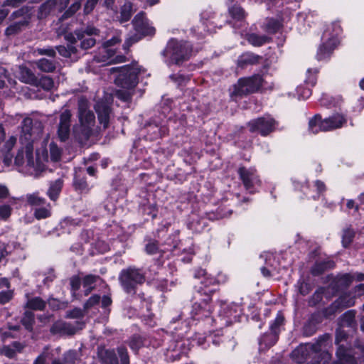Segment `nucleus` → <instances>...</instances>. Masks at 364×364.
<instances>
[{
  "mask_svg": "<svg viewBox=\"0 0 364 364\" xmlns=\"http://www.w3.org/2000/svg\"><path fill=\"white\" fill-rule=\"evenodd\" d=\"M43 125L39 121L25 118L21 124L20 143L14 159V164L19 172L24 175L38 177L46 170L45 163L33 153V143L41 135Z\"/></svg>",
  "mask_w": 364,
  "mask_h": 364,
  "instance_id": "1",
  "label": "nucleus"
},
{
  "mask_svg": "<svg viewBox=\"0 0 364 364\" xmlns=\"http://www.w3.org/2000/svg\"><path fill=\"white\" fill-rule=\"evenodd\" d=\"M139 66H124L121 68L120 73L115 80V82L122 89L116 92V97L124 102L130 100L132 91V90L136 85L137 75L140 73Z\"/></svg>",
  "mask_w": 364,
  "mask_h": 364,
  "instance_id": "2",
  "label": "nucleus"
},
{
  "mask_svg": "<svg viewBox=\"0 0 364 364\" xmlns=\"http://www.w3.org/2000/svg\"><path fill=\"white\" fill-rule=\"evenodd\" d=\"M329 339L330 336L328 335H324L319 338L316 343L301 344L292 351L291 357L296 363H299L306 360L309 357L313 356L314 360L311 361V364H314V362L322 363L323 360L321 354Z\"/></svg>",
  "mask_w": 364,
  "mask_h": 364,
  "instance_id": "3",
  "label": "nucleus"
},
{
  "mask_svg": "<svg viewBox=\"0 0 364 364\" xmlns=\"http://www.w3.org/2000/svg\"><path fill=\"white\" fill-rule=\"evenodd\" d=\"M341 31V27L337 24L331 25L324 31L322 37L323 43L317 53V58L319 60H325L330 56L339 43L338 37Z\"/></svg>",
  "mask_w": 364,
  "mask_h": 364,
  "instance_id": "4",
  "label": "nucleus"
},
{
  "mask_svg": "<svg viewBox=\"0 0 364 364\" xmlns=\"http://www.w3.org/2000/svg\"><path fill=\"white\" fill-rule=\"evenodd\" d=\"M192 53L191 46L186 41L171 40L168 42L164 55L168 58V63L179 64L188 60Z\"/></svg>",
  "mask_w": 364,
  "mask_h": 364,
  "instance_id": "5",
  "label": "nucleus"
},
{
  "mask_svg": "<svg viewBox=\"0 0 364 364\" xmlns=\"http://www.w3.org/2000/svg\"><path fill=\"white\" fill-rule=\"evenodd\" d=\"M119 281L127 294H134L136 292V286L144 283L145 277L140 269L129 267L121 272Z\"/></svg>",
  "mask_w": 364,
  "mask_h": 364,
  "instance_id": "6",
  "label": "nucleus"
},
{
  "mask_svg": "<svg viewBox=\"0 0 364 364\" xmlns=\"http://www.w3.org/2000/svg\"><path fill=\"white\" fill-rule=\"evenodd\" d=\"M78 118L82 134L85 137H89L95 124V117L90 109L88 101L85 98L78 101Z\"/></svg>",
  "mask_w": 364,
  "mask_h": 364,
  "instance_id": "7",
  "label": "nucleus"
},
{
  "mask_svg": "<svg viewBox=\"0 0 364 364\" xmlns=\"http://www.w3.org/2000/svg\"><path fill=\"white\" fill-rule=\"evenodd\" d=\"M121 39L118 36H114L110 40L105 42L102 47L100 49L99 55L95 57V60L105 64L124 62L125 57L123 55L114 56L115 51L112 48L115 44L119 43Z\"/></svg>",
  "mask_w": 364,
  "mask_h": 364,
  "instance_id": "8",
  "label": "nucleus"
},
{
  "mask_svg": "<svg viewBox=\"0 0 364 364\" xmlns=\"http://www.w3.org/2000/svg\"><path fill=\"white\" fill-rule=\"evenodd\" d=\"M262 85V78L259 75L241 78L233 86L231 97H242L257 91Z\"/></svg>",
  "mask_w": 364,
  "mask_h": 364,
  "instance_id": "9",
  "label": "nucleus"
},
{
  "mask_svg": "<svg viewBox=\"0 0 364 364\" xmlns=\"http://www.w3.org/2000/svg\"><path fill=\"white\" fill-rule=\"evenodd\" d=\"M213 292L214 289H203L202 287L198 289V293L205 297L201 299V302H196L193 305L191 314L194 320L209 318L211 314V306L208 302L210 301V296Z\"/></svg>",
  "mask_w": 364,
  "mask_h": 364,
  "instance_id": "10",
  "label": "nucleus"
},
{
  "mask_svg": "<svg viewBox=\"0 0 364 364\" xmlns=\"http://www.w3.org/2000/svg\"><path fill=\"white\" fill-rule=\"evenodd\" d=\"M33 14L32 9L28 6L23 7L11 15V18L14 20L21 18L18 21L11 24L5 31L7 36H11L19 32L23 27L26 26Z\"/></svg>",
  "mask_w": 364,
  "mask_h": 364,
  "instance_id": "11",
  "label": "nucleus"
},
{
  "mask_svg": "<svg viewBox=\"0 0 364 364\" xmlns=\"http://www.w3.org/2000/svg\"><path fill=\"white\" fill-rule=\"evenodd\" d=\"M117 352L120 358V364H129L127 349L119 347ZM98 355L102 364H119L117 355L112 350L101 349L99 350Z\"/></svg>",
  "mask_w": 364,
  "mask_h": 364,
  "instance_id": "12",
  "label": "nucleus"
},
{
  "mask_svg": "<svg viewBox=\"0 0 364 364\" xmlns=\"http://www.w3.org/2000/svg\"><path fill=\"white\" fill-rule=\"evenodd\" d=\"M276 122L269 116H265L251 120L248 123L250 131L258 132L262 136H267L275 129Z\"/></svg>",
  "mask_w": 364,
  "mask_h": 364,
  "instance_id": "13",
  "label": "nucleus"
},
{
  "mask_svg": "<svg viewBox=\"0 0 364 364\" xmlns=\"http://www.w3.org/2000/svg\"><path fill=\"white\" fill-rule=\"evenodd\" d=\"M238 173L245 188L250 193L255 191L260 186L261 181L255 168L241 167L238 170Z\"/></svg>",
  "mask_w": 364,
  "mask_h": 364,
  "instance_id": "14",
  "label": "nucleus"
},
{
  "mask_svg": "<svg viewBox=\"0 0 364 364\" xmlns=\"http://www.w3.org/2000/svg\"><path fill=\"white\" fill-rule=\"evenodd\" d=\"M100 31L92 26H88L84 31H75L73 33L77 41H80V48L83 50H87L95 46L96 39L93 37L98 36Z\"/></svg>",
  "mask_w": 364,
  "mask_h": 364,
  "instance_id": "15",
  "label": "nucleus"
},
{
  "mask_svg": "<svg viewBox=\"0 0 364 364\" xmlns=\"http://www.w3.org/2000/svg\"><path fill=\"white\" fill-rule=\"evenodd\" d=\"M65 39L68 42V46H59L56 47V50L59 54L64 58H71L72 60L77 59V46H75L76 38L73 33H68L65 36Z\"/></svg>",
  "mask_w": 364,
  "mask_h": 364,
  "instance_id": "16",
  "label": "nucleus"
},
{
  "mask_svg": "<svg viewBox=\"0 0 364 364\" xmlns=\"http://www.w3.org/2000/svg\"><path fill=\"white\" fill-rule=\"evenodd\" d=\"M355 296H352L350 294H344L326 309V315L328 316L340 309L350 307L355 304Z\"/></svg>",
  "mask_w": 364,
  "mask_h": 364,
  "instance_id": "17",
  "label": "nucleus"
},
{
  "mask_svg": "<svg viewBox=\"0 0 364 364\" xmlns=\"http://www.w3.org/2000/svg\"><path fill=\"white\" fill-rule=\"evenodd\" d=\"M133 25L136 31L144 36H152L155 33V28L150 25L144 12L139 13L134 17Z\"/></svg>",
  "mask_w": 364,
  "mask_h": 364,
  "instance_id": "18",
  "label": "nucleus"
},
{
  "mask_svg": "<svg viewBox=\"0 0 364 364\" xmlns=\"http://www.w3.org/2000/svg\"><path fill=\"white\" fill-rule=\"evenodd\" d=\"M195 278L200 279V282L204 285V288L202 287L203 289H210V288H208V285L213 284L215 283H225L228 279L227 276L222 273L218 274L216 278H213V277L208 275L206 271L203 269H198L196 270L195 273ZM213 289L214 291L215 290V289Z\"/></svg>",
  "mask_w": 364,
  "mask_h": 364,
  "instance_id": "19",
  "label": "nucleus"
},
{
  "mask_svg": "<svg viewBox=\"0 0 364 364\" xmlns=\"http://www.w3.org/2000/svg\"><path fill=\"white\" fill-rule=\"evenodd\" d=\"M346 123V118L341 114H335L323 119L321 123L322 132L331 131L341 128Z\"/></svg>",
  "mask_w": 364,
  "mask_h": 364,
  "instance_id": "20",
  "label": "nucleus"
},
{
  "mask_svg": "<svg viewBox=\"0 0 364 364\" xmlns=\"http://www.w3.org/2000/svg\"><path fill=\"white\" fill-rule=\"evenodd\" d=\"M70 112L68 109L63 111L60 114L58 134L61 141H65L68 138L70 127Z\"/></svg>",
  "mask_w": 364,
  "mask_h": 364,
  "instance_id": "21",
  "label": "nucleus"
},
{
  "mask_svg": "<svg viewBox=\"0 0 364 364\" xmlns=\"http://www.w3.org/2000/svg\"><path fill=\"white\" fill-rule=\"evenodd\" d=\"M95 109L97 113L100 123L103 125L104 128H107L109 119V105L107 102L99 101L95 105Z\"/></svg>",
  "mask_w": 364,
  "mask_h": 364,
  "instance_id": "22",
  "label": "nucleus"
},
{
  "mask_svg": "<svg viewBox=\"0 0 364 364\" xmlns=\"http://www.w3.org/2000/svg\"><path fill=\"white\" fill-rule=\"evenodd\" d=\"M325 189V184L318 180L316 181L311 187L309 185H305L302 187V191L304 194H306L307 197L313 199L318 198Z\"/></svg>",
  "mask_w": 364,
  "mask_h": 364,
  "instance_id": "23",
  "label": "nucleus"
},
{
  "mask_svg": "<svg viewBox=\"0 0 364 364\" xmlns=\"http://www.w3.org/2000/svg\"><path fill=\"white\" fill-rule=\"evenodd\" d=\"M146 131V139L152 141L166 134L168 132V128L165 126H159L156 124H150L147 126Z\"/></svg>",
  "mask_w": 364,
  "mask_h": 364,
  "instance_id": "24",
  "label": "nucleus"
},
{
  "mask_svg": "<svg viewBox=\"0 0 364 364\" xmlns=\"http://www.w3.org/2000/svg\"><path fill=\"white\" fill-rule=\"evenodd\" d=\"M215 14L211 9L203 11L200 14L203 30L207 32H212L213 28L217 26V23L213 21Z\"/></svg>",
  "mask_w": 364,
  "mask_h": 364,
  "instance_id": "25",
  "label": "nucleus"
},
{
  "mask_svg": "<svg viewBox=\"0 0 364 364\" xmlns=\"http://www.w3.org/2000/svg\"><path fill=\"white\" fill-rule=\"evenodd\" d=\"M284 317L281 314H278L274 322L270 325L271 333L268 337H271L272 342L270 344H274L277 341V333L279 327L283 323ZM267 336H265L262 342H264Z\"/></svg>",
  "mask_w": 364,
  "mask_h": 364,
  "instance_id": "26",
  "label": "nucleus"
},
{
  "mask_svg": "<svg viewBox=\"0 0 364 364\" xmlns=\"http://www.w3.org/2000/svg\"><path fill=\"white\" fill-rule=\"evenodd\" d=\"M63 186V181L60 178L50 183L47 195L51 200L55 201L58 198Z\"/></svg>",
  "mask_w": 364,
  "mask_h": 364,
  "instance_id": "27",
  "label": "nucleus"
},
{
  "mask_svg": "<svg viewBox=\"0 0 364 364\" xmlns=\"http://www.w3.org/2000/svg\"><path fill=\"white\" fill-rule=\"evenodd\" d=\"M236 311L233 309L232 306L228 305L226 304H223L221 305V309L220 311V316L221 317L220 320L223 321V318H227L228 320L225 321L226 323H230L236 320Z\"/></svg>",
  "mask_w": 364,
  "mask_h": 364,
  "instance_id": "28",
  "label": "nucleus"
},
{
  "mask_svg": "<svg viewBox=\"0 0 364 364\" xmlns=\"http://www.w3.org/2000/svg\"><path fill=\"white\" fill-rule=\"evenodd\" d=\"M285 19H274V18H267L264 23L262 28L263 29L269 33H274L277 32L282 26V22Z\"/></svg>",
  "mask_w": 364,
  "mask_h": 364,
  "instance_id": "29",
  "label": "nucleus"
},
{
  "mask_svg": "<svg viewBox=\"0 0 364 364\" xmlns=\"http://www.w3.org/2000/svg\"><path fill=\"white\" fill-rule=\"evenodd\" d=\"M261 58L251 53H246L241 55L237 60V65L239 67L244 68L248 65L256 64L259 62Z\"/></svg>",
  "mask_w": 364,
  "mask_h": 364,
  "instance_id": "30",
  "label": "nucleus"
},
{
  "mask_svg": "<svg viewBox=\"0 0 364 364\" xmlns=\"http://www.w3.org/2000/svg\"><path fill=\"white\" fill-rule=\"evenodd\" d=\"M23 346L18 342H14L11 346H4L0 348V353L9 358H14L17 352H21Z\"/></svg>",
  "mask_w": 364,
  "mask_h": 364,
  "instance_id": "31",
  "label": "nucleus"
},
{
  "mask_svg": "<svg viewBox=\"0 0 364 364\" xmlns=\"http://www.w3.org/2000/svg\"><path fill=\"white\" fill-rule=\"evenodd\" d=\"M205 225L206 220L204 218L199 219L196 215L193 216L191 220L188 224V228L196 232L203 231Z\"/></svg>",
  "mask_w": 364,
  "mask_h": 364,
  "instance_id": "32",
  "label": "nucleus"
},
{
  "mask_svg": "<svg viewBox=\"0 0 364 364\" xmlns=\"http://www.w3.org/2000/svg\"><path fill=\"white\" fill-rule=\"evenodd\" d=\"M133 14V7L132 4L130 1H127L122 6L120 9V16L119 17V21L122 22H126L129 21Z\"/></svg>",
  "mask_w": 364,
  "mask_h": 364,
  "instance_id": "33",
  "label": "nucleus"
},
{
  "mask_svg": "<svg viewBox=\"0 0 364 364\" xmlns=\"http://www.w3.org/2000/svg\"><path fill=\"white\" fill-rule=\"evenodd\" d=\"M39 70L46 73H50L55 69V63L47 58H41L36 62Z\"/></svg>",
  "mask_w": 364,
  "mask_h": 364,
  "instance_id": "34",
  "label": "nucleus"
},
{
  "mask_svg": "<svg viewBox=\"0 0 364 364\" xmlns=\"http://www.w3.org/2000/svg\"><path fill=\"white\" fill-rule=\"evenodd\" d=\"M246 38L254 46H261L269 41V38L267 36H259L255 33L247 34Z\"/></svg>",
  "mask_w": 364,
  "mask_h": 364,
  "instance_id": "35",
  "label": "nucleus"
},
{
  "mask_svg": "<svg viewBox=\"0 0 364 364\" xmlns=\"http://www.w3.org/2000/svg\"><path fill=\"white\" fill-rule=\"evenodd\" d=\"M229 13L234 20L240 22V25L243 23L246 14L242 8L235 5L229 8Z\"/></svg>",
  "mask_w": 364,
  "mask_h": 364,
  "instance_id": "36",
  "label": "nucleus"
},
{
  "mask_svg": "<svg viewBox=\"0 0 364 364\" xmlns=\"http://www.w3.org/2000/svg\"><path fill=\"white\" fill-rule=\"evenodd\" d=\"M355 312L353 310L346 311L340 319V326L353 327L355 324Z\"/></svg>",
  "mask_w": 364,
  "mask_h": 364,
  "instance_id": "37",
  "label": "nucleus"
},
{
  "mask_svg": "<svg viewBox=\"0 0 364 364\" xmlns=\"http://www.w3.org/2000/svg\"><path fill=\"white\" fill-rule=\"evenodd\" d=\"M19 78L22 82L26 83H33L36 80V77L32 71L23 66L19 68Z\"/></svg>",
  "mask_w": 364,
  "mask_h": 364,
  "instance_id": "38",
  "label": "nucleus"
},
{
  "mask_svg": "<svg viewBox=\"0 0 364 364\" xmlns=\"http://www.w3.org/2000/svg\"><path fill=\"white\" fill-rule=\"evenodd\" d=\"M56 4V0H48L46 1L44 4H43L39 8L38 18H43L46 17L54 8Z\"/></svg>",
  "mask_w": 364,
  "mask_h": 364,
  "instance_id": "39",
  "label": "nucleus"
},
{
  "mask_svg": "<svg viewBox=\"0 0 364 364\" xmlns=\"http://www.w3.org/2000/svg\"><path fill=\"white\" fill-rule=\"evenodd\" d=\"M323 119L320 115H316L314 117L310 119L309 122V129L311 132L316 134L320 131H322L321 123Z\"/></svg>",
  "mask_w": 364,
  "mask_h": 364,
  "instance_id": "40",
  "label": "nucleus"
},
{
  "mask_svg": "<svg viewBox=\"0 0 364 364\" xmlns=\"http://www.w3.org/2000/svg\"><path fill=\"white\" fill-rule=\"evenodd\" d=\"M46 301L40 297H34L29 299L27 302V306L33 310L41 311L46 307Z\"/></svg>",
  "mask_w": 364,
  "mask_h": 364,
  "instance_id": "41",
  "label": "nucleus"
},
{
  "mask_svg": "<svg viewBox=\"0 0 364 364\" xmlns=\"http://www.w3.org/2000/svg\"><path fill=\"white\" fill-rule=\"evenodd\" d=\"M333 267L331 262H317L312 267L311 272L314 275H319L322 274L326 269Z\"/></svg>",
  "mask_w": 364,
  "mask_h": 364,
  "instance_id": "42",
  "label": "nucleus"
},
{
  "mask_svg": "<svg viewBox=\"0 0 364 364\" xmlns=\"http://www.w3.org/2000/svg\"><path fill=\"white\" fill-rule=\"evenodd\" d=\"M48 357L49 353L47 349H45V350L35 359L33 364H47ZM51 364H64V363L61 362L59 359L55 358L52 360Z\"/></svg>",
  "mask_w": 364,
  "mask_h": 364,
  "instance_id": "43",
  "label": "nucleus"
},
{
  "mask_svg": "<svg viewBox=\"0 0 364 364\" xmlns=\"http://www.w3.org/2000/svg\"><path fill=\"white\" fill-rule=\"evenodd\" d=\"M353 281V277L351 274H345L343 275H341L336 279V284L338 289H343L346 288L348 286L350 285V284Z\"/></svg>",
  "mask_w": 364,
  "mask_h": 364,
  "instance_id": "44",
  "label": "nucleus"
},
{
  "mask_svg": "<svg viewBox=\"0 0 364 364\" xmlns=\"http://www.w3.org/2000/svg\"><path fill=\"white\" fill-rule=\"evenodd\" d=\"M99 277L97 276L89 274L82 279V285L85 289V295H87L92 289V285L96 282Z\"/></svg>",
  "mask_w": 364,
  "mask_h": 364,
  "instance_id": "45",
  "label": "nucleus"
},
{
  "mask_svg": "<svg viewBox=\"0 0 364 364\" xmlns=\"http://www.w3.org/2000/svg\"><path fill=\"white\" fill-rule=\"evenodd\" d=\"M26 200L28 204L36 206L43 205L46 202V200L40 197L38 193L27 195Z\"/></svg>",
  "mask_w": 364,
  "mask_h": 364,
  "instance_id": "46",
  "label": "nucleus"
},
{
  "mask_svg": "<svg viewBox=\"0 0 364 364\" xmlns=\"http://www.w3.org/2000/svg\"><path fill=\"white\" fill-rule=\"evenodd\" d=\"M78 359L77 353L75 350H69L64 354V364H75Z\"/></svg>",
  "mask_w": 364,
  "mask_h": 364,
  "instance_id": "47",
  "label": "nucleus"
},
{
  "mask_svg": "<svg viewBox=\"0 0 364 364\" xmlns=\"http://www.w3.org/2000/svg\"><path fill=\"white\" fill-rule=\"evenodd\" d=\"M81 6V1L76 0L69 9L63 14L62 18H68L72 16L77 11L79 10Z\"/></svg>",
  "mask_w": 364,
  "mask_h": 364,
  "instance_id": "48",
  "label": "nucleus"
},
{
  "mask_svg": "<svg viewBox=\"0 0 364 364\" xmlns=\"http://www.w3.org/2000/svg\"><path fill=\"white\" fill-rule=\"evenodd\" d=\"M50 159L53 161H58L61 156V149H59L54 143L50 144Z\"/></svg>",
  "mask_w": 364,
  "mask_h": 364,
  "instance_id": "49",
  "label": "nucleus"
},
{
  "mask_svg": "<svg viewBox=\"0 0 364 364\" xmlns=\"http://www.w3.org/2000/svg\"><path fill=\"white\" fill-rule=\"evenodd\" d=\"M354 237V232L351 229H346L343 231V234L342 236V243L344 247H347L352 242L353 238Z\"/></svg>",
  "mask_w": 364,
  "mask_h": 364,
  "instance_id": "50",
  "label": "nucleus"
},
{
  "mask_svg": "<svg viewBox=\"0 0 364 364\" xmlns=\"http://www.w3.org/2000/svg\"><path fill=\"white\" fill-rule=\"evenodd\" d=\"M40 86L46 90H50L54 87L52 78L48 76L43 77L39 82Z\"/></svg>",
  "mask_w": 364,
  "mask_h": 364,
  "instance_id": "51",
  "label": "nucleus"
},
{
  "mask_svg": "<svg viewBox=\"0 0 364 364\" xmlns=\"http://www.w3.org/2000/svg\"><path fill=\"white\" fill-rule=\"evenodd\" d=\"M74 186L76 189L80 191H88V185L84 178H78L76 176L75 177Z\"/></svg>",
  "mask_w": 364,
  "mask_h": 364,
  "instance_id": "52",
  "label": "nucleus"
},
{
  "mask_svg": "<svg viewBox=\"0 0 364 364\" xmlns=\"http://www.w3.org/2000/svg\"><path fill=\"white\" fill-rule=\"evenodd\" d=\"M316 69H309L307 70V77L306 79L305 80V82L307 85L314 86L316 82Z\"/></svg>",
  "mask_w": 364,
  "mask_h": 364,
  "instance_id": "53",
  "label": "nucleus"
},
{
  "mask_svg": "<svg viewBox=\"0 0 364 364\" xmlns=\"http://www.w3.org/2000/svg\"><path fill=\"white\" fill-rule=\"evenodd\" d=\"M33 322V314L32 312L26 311L22 318V323L26 329H31Z\"/></svg>",
  "mask_w": 364,
  "mask_h": 364,
  "instance_id": "54",
  "label": "nucleus"
},
{
  "mask_svg": "<svg viewBox=\"0 0 364 364\" xmlns=\"http://www.w3.org/2000/svg\"><path fill=\"white\" fill-rule=\"evenodd\" d=\"M296 93L299 100H306L311 96V91L308 87L299 86L296 88Z\"/></svg>",
  "mask_w": 364,
  "mask_h": 364,
  "instance_id": "55",
  "label": "nucleus"
},
{
  "mask_svg": "<svg viewBox=\"0 0 364 364\" xmlns=\"http://www.w3.org/2000/svg\"><path fill=\"white\" fill-rule=\"evenodd\" d=\"M34 215L37 219H43L50 216V209L46 207L36 208Z\"/></svg>",
  "mask_w": 364,
  "mask_h": 364,
  "instance_id": "56",
  "label": "nucleus"
},
{
  "mask_svg": "<svg viewBox=\"0 0 364 364\" xmlns=\"http://www.w3.org/2000/svg\"><path fill=\"white\" fill-rule=\"evenodd\" d=\"M17 141V138L14 136H11L9 139L5 141L4 145L3 146V151L5 152H9L15 146Z\"/></svg>",
  "mask_w": 364,
  "mask_h": 364,
  "instance_id": "57",
  "label": "nucleus"
},
{
  "mask_svg": "<svg viewBox=\"0 0 364 364\" xmlns=\"http://www.w3.org/2000/svg\"><path fill=\"white\" fill-rule=\"evenodd\" d=\"M297 289L302 295L308 294L311 291V286L304 281L299 280L297 283Z\"/></svg>",
  "mask_w": 364,
  "mask_h": 364,
  "instance_id": "58",
  "label": "nucleus"
},
{
  "mask_svg": "<svg viewBox=\"0 0 364 364\" xmlns=\"http://www.w3.org/2000/svg\"><path fill=\"white\" fill-rule=\"evenodd\" d=\"M145 250L148 254L153 255L157 252L159 247L156 241L150 240L146 245Z\"/></svg>",
  "mask_w": 364,
  "mask_h": 364,
  "instance_id": "59",
  "label": "nucleus"
},
{
  "mask_svg": "<svg viewBox=\"0 0 364 364\" xmlns=\"http://www.w3.org/2000/svg\"><path fill=\"white\" fill-rule=\"evenodd\" d=\"M11 208L9 205H2L0 206V219L6 220L11 215Z\"/></svg>",
  "mask_w": 364,
  "mask_h": 364,
  "instance_id": "60",
  "label": "nucleus"
},
{
  "mask_svg": "<svg viewBox=\"0 0 364 364\" xmlns=\"http://www.w3.org/2000/svg\"><path fill=\"white\" fill-rule=\"evenodd\" d=\"M129 347L133 350H137L142 346V341L139 337H133L129 341Z\"/></svg>",
  "mask_w": 364,
  "mask_h": 364,
  "instance_id": "61",
  "label": "nucleus"
},
{
  "mask_svg": "<svg viewBox=\"0 0 364 364\" xmlns=\"http://www.w3.org/2000/svg\"><path fill=\"white\" fill-rule=\"evenodd\" d=\"M100 297L98 295L92 296L85 304V309H87L100 302Z\"/></svg>",
  "mask_w": 364,
  "mask_h": 364,
  "instance_id": "62",
  "label": "nucleus"
},
{
  "mask_svg": "<svg viewBox=\"0 0 364 364\" xmlns=\"http://www.w3.org/2000/svg\"><path fill=\"white\" fill-rule=\"evenodd\" d=\"M12 297V292L11 291L0 292V304H6L10 301Z\"/></svg>",
  "mask_w": 364,
  "mask_h": 364,
  "instance_id": "63",
  "label": "nucleus"
},
{
  "mask_svg": "<svg viewBox=\"0 0 364 364\" xmlns=\"http://www.w3.org/2000/svg\"><path fill=\"white\" fill-rule=\"evenodd\" d=\"M97 1L98 0H87L84 7V12L86 14H90L95 8Z\"/></svg>",
  "mask_w": 364,
  "mask_h": 364,
  "instance_id": "64",
  "label": "nucleus"
}]
</instances>
